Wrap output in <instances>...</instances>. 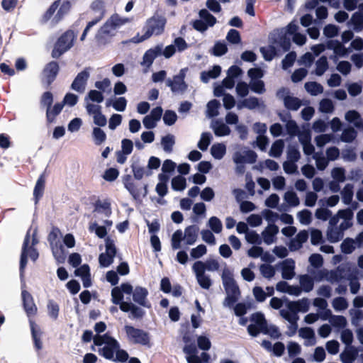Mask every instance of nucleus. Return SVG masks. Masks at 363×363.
Listing matches in <instances>:
<instances>
[{
	"label": "nucleus",
	"mask_w": 363,
	"mask_h": 363,
	"mask_svg": "<svg viewBox=\"0 0 363 363\" xmlns=\"http://www.w3.org/2000/svg\"><path fill=\"white\" fill-rule=\"evenodd\" d=\"M284 106L291 111H297L301 106V101L295 96H289L284 98Z\"/></svg>",
	"instance_id": "f704fd0d"
},
{
	"label": "nucleus",
	"mask_w": 363,
	"mask_h": 363,
	"mask_svg": "<svg viewBox=\"0 0 363 363\" xmlns=\"http://www.w3.org/2000/svg\"><path fill=\"white\" fill-rule=\"evenodd\" d=\"M220 72L221 67L217 65H214L211 69L201 72V80L203 83H208L211 79H216Z\"/></svg>",
	"instance_id": "393cba45"
},
{
	"label": "nucleus",
	"mask_w": 363,
	"mask_h": 363,
	"mask_svg": "<svg viewBox=\"0 0 363 363\" xmlns=\"http://www.w3.org/2000/svg\"><path fill=\"white\" fill-rule=\"evenodd\" d=\"M295 262L291 258L284 259L281 262V277L284 279L290 280L295 276Z\"/></svg>",
	"instance_id": "a211bd4d"
},
{
	"label": "nucleus",
	"mask_w": 363,
	"mask_h": 363,
	"mask_svg": "<svg viewBox=\"0 0 363 363\" xmlns=\"http://www.w3.org/2000/svg\"><path fill=\"white\" fill-rule=\"evenodd\" d=\"M166 23L167 20L165 17L160 15H154L147 20L143 28L144 32L143 35H140L138 34L130 40V42L139 43L150 38L152 35H161L164 32Z\"/></svg>",
	"instance_id": "f03ea898"
},
{
	"label": "nucleus",
	"mask_w": 363,
	"mask_h": 363,
	"mask_svg": "<svg viewBox=\"0 0 363 363\" xmlns=\"http://www.w3.org/2000/svg\"><path fill=\"white\" fill-rule=\"evenodd\" d=\"M175 144V137L172 134H167L161 139V145L165 152L169 153L172 151Z\"/></svg>",
	"instance_id": "58836bf2"
},
{
	"label": "nucleus",
	"mask_w": 363,
	"mask_h": 363,
	"mask_svg": "<svg viewBox=\"0 0 363 363\" xmlns=\"http://www.w3.org/2000/svg\"><path fill=\"white\" fill-rule=\"evenodd\" d=\"M186 186V179L182 176H176L172 179V188L174 191H183Z\"/></svg>",
	"instance_id": "864d4df0"
},
{
	"label": "nucleus",
	"mask_w": 363,
	"mask_h": 363,
	"mask_svg": "<svg viewBox=\"0 0 363 363\" xmlns=\"http://www.w3.org/2000/svg\"><path fill=\"white\" fill-rule=\"evenodd\" d=\"M162 44H159L147 50L143 56V60L140 62V65L143 67H145L147 69H149L154 60L159 56L162 55Z\"/></svg>",
	"instance_id": "4468645a"
},
{
	"label": "nucleus",
	"mask_w": 363,
	"mask_h": 363,
	"mask_svg": "<svg viewBox=\"0 0 363 363\" xmlns=\"http://www.w3.org/2000/svg\"><path fill=\"white\" fill-rule=\"evenodd\" d=\"M91 69V67H86L79 72L71 84L70 88L79 94L84 93L90 77Z\"/></svg>",
	"instance_id": "0eeeda50"
},
{
	"label": "nucleus",
	"mask_w": 363,
	"mask_h": 363,
	"mask_svg": "<svg viewBox=\"0 0 363 363\" xmlns=\"http://www.w3.org/2000/svg\"><path fill=\"white\" fill-rule=\"evenodd\" d=\"M38 242V240L35 236V233H34L33 234L30 241V234L29 232H28L23 240L20 258L19 270L21 277L23 276L24 270L27 265L28 257H29L32 261L35 262L39 257V253L35 247V245H37Z\"/></svg>",
	"instance_id": "7ed1b4c3"
},
{
	"label": "nucleus",
	"mask_w": 363,
	"mask_h": 363,
	"mask_svg": "<svg viewBox=\"0 0 363 363\" xmlns=\"http://www.w3.org/2000/svg\"><path fill=\"white\" fill-rule=\"evenodd\" d=\"M110 342H107V345H104L102 348L99 350V353L100 355L103 356L104 358L113 360L114 353L116 350L120 347L119 342L114 338L110 339Z\"/></svg>",
	"instance_id": "f3484780"
},
{
	"label": "nucleus",
	"mask_w": 363,
	"mask_h": 363,
	"mask_svg": "<svg viewBox=\"0 0 363 363\" xmlns=\"http://www.w3.org/2000/svg\"><path fill=\"white\" fill-rule=\"evenodd\" d=\"M90 232H94L97 237L104 238L107 235V230L105 226L99 225L96 223H93L89 225Z\"/></svg>",
	"instance_id": "69168bd1"
},
{
	"label": "nucleus",
	"mask_w": 363,
	"mask_h": 363,
	"mask_svg": "<svg viewBox=\"0 0 363 363\" xmlns=\"http://www.w3.org/2000/svg\"><path fill=\"white\" fill-rule=\"evenodd\" d=\"M213 129L215 135L219 137L226 136L230 133V128L226 124L220 121H216L213 125Z\"/></svg>",
	"instance_id": "a19ab883"
},
{
	"label": "nucleus",
	"mask_w": 363,
	"mask_h": 363,
	"mask_svg": "<svg viewBox=\"0 0 363 363\" xmlns=\"http://www.w3.org/2000/svg\"><path fill=\"white\" fill-rule=\"evenodd\" d=\"M300 288L306 293L311 291L314 286V280L308 274H302L298 277Z\"/></svg>",
	"instance_id": "bb28decb"
},
{
	"label": "nucleus",
	"mask_w": 363,
	"mask_h": 363,
	"mask_svg": "<svg viewBox=\"0 0 363 363\" xmlns=\"http://www.w3.org/2000/svg\"><path fill=\"white\" fill-rule=\"evenodd\" d=\"M347 25L353 26V29L356 32H361L363 30V15L360 12H354L347 22Z\"/></svg>",
	"instance_id": "cd10ccee"
},
{
	"label": "nucleus",
	"mask_w": 363,
	"mask_h": 363,
	"mask_svg": "<svg viewBox=\"0 0 363 363\" xmlns=\"http://www.w3.org/2000/svg\"><path fill=\"white\" fill-rule=\"evenodd\" d=\"M220 106V101L216 99L208 101L206 105V116L208 118L217 116L219 114L218 108Z\"/></svg>",
	"instance_id": "ea45409f"
},
{
	"label": "nucleus",
	"mask_w": 363,
	"mask_h": 363,
	"mask_svg": "<svg viewBox=\"0 0 363 363\" xmlns=\"http://www.w3.org/2000/svg\"><path fill=\"white\" fill-rule=\"evenodd\" d=\"M124 296L121 288L115 286L111 290V301L119 305V308L125 313H129L128 318L132 320H141L145 315V311L139 306L130 302L124 301Z\"/></svg>",
	"instance_id": "f257e3e1"
},
{
	"label": "nucleus",
	"mask_w": 363,
	"mask_h": 363,
	"mask_svg": "<svg viewBox=\"0 0 363 363\" xmlns=\"http://www.w3.org/2000/svg\"><path fill=\"white\" fill-rule=\"evenodd\" d=\"M21 297L24 310L28 317L35 315L37 306H35L32 295L26 290H23Z\"/></svg>",
	"instance_id": "dca6fc26"
},
{
	"label": "nucleus",
	"mask_w": 363,
	"mask_h": 363,
	"mask_svg": "<svg viewBox=\"0 0 363 363\" xmlns=\"http://www.w3.org/2000/svg\"><path fill=\"white\" fill-rule=\"evenodd\" d=\"M64 107V104L57 103L54 105V106L51 108L46 109V118L48 123H52L55 120V118L60 113L62 108Z\"/></svg>",
	"instance_id": "2f4dec72"
},
{
	"label": "nucleus",
	"mask_w": 363,
	"mask_h": 363,
	"mask_svg": "<svg viewBox=\"0 0 363 363\" xmlns=\"http://www.w3.org/2000/svg\"><path fill=\"white\" fill-rule=\"evenodd\" d=\"M59 71V64L55 61H52L45 65L43 71V79L42 82L46 84V88L55 80Z\"/></svg>",
	"instance_id": "9b49d317"
},
{
	"label": "nucleus",
	"mask_w": 363,
	"mask_h": 363,
	"mask_svg": "<svg viewBox=\"0 0 363 363\" xmlns=\"http://www.w3.org/2000/svg\"><path fill=\"white\" fill-rule=\"evenodd\" d=\"M286 158L288 161L297 162L301 158V153L296 145H289L286 151Z\"/></svg>",
	"instance_id": "a18cd8bd"
},
{
	"label": "nucleus",
	"mask_w": 363,
	"mask_h": 363,
	"mask_svg": "<svg viewBox=\"0 0 363 363\" xmlns=\"http://www.w3.org/2000/svg\"><path fill=\"white\" fill-rule=\"evenodd\" d=\"M250 89V86L243 81L238 82L235 86L236 93L238 96L241 98H244L248 95Z\"/></svg>",
	"instance_id": "052dcab7"
},
{
	"label": "nucleus",
	"mask_w": 363,
	"mask_h": 363,
	"mask_svg": "<svg viewBox=\"0 0 363 363\" xmlns=\"http://www.w3.org/2000/svg\"><path fill=\"white\" fill-rule=\"evenodd\" d=\"M124 330L129 342L143 346H150V335L148 333L128 325L124 326Z\"/></svg>",
	"instance_id": "423d86ee"
},
{
	"label": "nucleus",
	"mask_w": 363,
	"mask_h": 363,
	"mask_svg": "<svg viewBox=\"0 0 363 363\" xmlns=\"http://www.w3.org/2000/svg\"><path fill=\"white\" fill-rule=\"evenodd\" d=\"M208 226L215 233H220L223 229V225L220 220L216 216H212L209 218Z\"/></svg>",
	"instance_id": "e2e57ef3"
},
{
	"label": "nucleus",
	"mask_w": 363,
	"mask_h": 363,
	"mask_svg": "<svg viewBox=\"0 0 363 363\" xmlns=\"http://www.w3.org/2000/svg\"><path fill=\"white\" fill-rule=\"evenodd\" d=\"M52 254L57 264L65 263L67 258V252L62 245L57 244L50 247Z\"/></svg>",
	"instance_id": "4be33fe9"
},
{
	"label": "nucleus",
	"mask_w": 363,
	"mask_h": 363,
	"mask_svg": "<svg viewBox=\"0 0 363 363\" xmlns=\"http://www.w3.org/2000/svg\"><path fill=\"white\" fill-rule=\"evenodd\" d=\"M261 274L268 279H272L275 275V269L273 266L267 264H262L259 266Z\"/></svg>",
	"instance_id": "bf43d9fd"
},
{
	"label": "nucleus",
	"mask_w": 363,
	"mask_h": 363,
	"mask_svg": "<svg viewBox=\"0 0 363 363\" xmlns=\"http://www.w3.org/2000/svg\"><path fill=\"white\" fill-rule=\"evenodd\" d=\"M333 308L336 311L345 310L348 307V303L344 297L335 298L332 302Z\"/></svg>",
	"instance_id": "774afa93"
},
{
	"label": "nucleus",
	"mask_w": 363,
	"mask_h": 363,
	"mask_svg": "<svg viewBox=\"0 0 363 363\" xmlns=\"http://www.w3.org/2000/svg\"><path fill=\"white\" fill-rule=\"evenodd\" d=\"M279 233V227L274 223L269 224L262 231L263 241L267 245H271L274 242V237Z\"/></svg>",
	"instance_id": "6ab92c4d"
},
{
	"label": "nucleus",
	"mask_w": 363,
	"mask_h": 363,
	"mask_svg": "<svg viewBox=\"0 0 363 363\" xmlns=\"http://www.w3.org/2000/svg\"><path fill=\"white\" fill-rule=\"evenodd\" d=\"M354 244L356 243L354 239L350 238H345L340 245L342 252L346 255L352 253L355 249Z\"/></svg>",
	"instance_id": "09e8293b"
},
{
	"label": "nucleus",
	"mask_w": 363,
	"mask_h": 363,
	"mask_svg": "<svg viewBox=\"0 0 363 363\" xmlns=\"http://www.w3.org/2000/svg\"><path fill=\"white\" fill-rule=\"evenodd\" d=\"M286 311H289V314L294 315H298L299 312L306 313L309 310L310 302L307 298H303L298 301H289L286 298Z\"/></svg>",
	"instance_id": "1a4fd4ad"
},
{
	"label": "nucleus",
	"mask_w": 363,
	"mask_h": 363,
	"mask_svg": "<svg viewBox=\"0 0 363 363\" xmlns=\"http://www.w3.org/2000/svg\"><path fill=\"white\" fill-rule=\"evenodd\" d=\"M116 29L111 25L110 22L106 21L98 30L96 35V40L99 45H106L109 43L113 36L115 35Z\"/></svg>",
	"instance_id": "9d476101"
},
{
	"label": "nucleus",
	"mask_w": 363,
	"mask_h": 363,
	"mask_svg": "<svg viewBox=\"0 0 363 363\" xmlns=\"http://www.w3.org/2000/svg\"><path fill=\"white\" fill-rule=\"evenodd\" d=\"M226 152V147L223 143L214 144L211 147V153L216 160H221Z\"/></svg>",
	"instance_id": "79ce46f5"
},
{
	"label": "nucleus",
	"mask_w": 363,
	"mask_h": 363,
	"mask_svg": "<svg viewBox=\"0 0 363 363\" xmlns=\"http://www.w3.org/2000/svg\"><path fill=\"white\" fill-rule=\"evenodd\" d=\"M306 91L311 96H317L323 92V86L316 82H308L305 83Z\"/></svg>",
	"instance_id": "473e14b6"
},
{
	"label": "nucleus",
	"mask_w": 363,
	"mask_h": 363,
	"mask_svg": "<svg viewBox=\"0 0 363 363\" xmlns=\"http://www.w3.org/2000/svg\"><path fill=\"white\" fill-rule=\"evenodd\" d=\"M93 140L96 145H100L106 140V133L99 127H95L92 131Z\"/></svg>",
	"instance_id": "de8ad7c7"
},
{
	"label": "nucleus",
	"mask_w": 363,
	"mask_h": 363,
	"mask_svg": "<svg viewBox=\"0 0 363 363\" xmlns=\"http://www.w3.org/2000/svg\"><path fill=\"white\" fill-rule=\"evenodd\" d=\"M285 128L287 134L289 135L291 138L296 136L300 132L298 125H297L296 122L294 120H289L288 121H286Z\"/></svg>",
	"instance_id": "4d7b16f0"
},
{
	"label": "nucleus",
	"mask_w": 363,
	"mask_h": 363,
	"mask_svg": "<svg viewBox=\"0 0 363 363\" xmlns=\"http://www.w3.org/2000/svg\"><path fill=\"white\" fill-rule=\"evenodd\" d=\"M279 314L284 319L289 323V325H288V330L286 333V335L289 337L295 335L298 327L297 323L299 319L298 315H292L289 314V311H286V309H281L279 311Z\"/></svg>",
	"instance_id": "2eb2a0df"
},
{
	"label": "nucleus",
	"mask_w": 363,
	"mask_h": 363,
	"mask_svg": "<svg viewBox=\"0 0 363 363\" xmlns=\"http://www.w3.org/2000/svg\"><path fill=\"white\" fill-rule=\"evenodd\" d=\"M250 89L258 94H264L266 91L265 85L262 80L258 79L255 81H251L250 83Z\"/></svg>",
	"instance_id": "338daca9"
},
{
	"label": "nucleus",
	"mask_w": 363,
	"mask_h": 363,
	"mask_svg": "<svg viewBox=\"0 0 363 363\" xmlns=\"http://www.w3.org/2000/svg\"><path fill=\"white\" fill-rule=\"evenodd\" d=\"M60 235V230L58 228L54 227L52 230L48 235V241L50 244V246H53L55 245L61 244L62 242L59 238Z\"/></svg>",
	"instance_id": "5fc2aeb1"
},
{
	"label": "nucleus",
	"mask_w": 363,
	"mask_h": 363,
	"mask_svg": "<svg viewBox=\"0 0 363 363\" xmlns=\"http://www.w3.org/2000/svg\"><path fill=\"white\" fill-rule=\"evenodd\" d=\"M357 136V133L352 127L345 128L340 136L341 141L344 143H352Z\"/></svg>",
	"instance_id": "37998d69"
},
{
	"label": "nucleus",
	"mask_w": 363,
	"mask_h": 363,
	"mask_svg": "<svg viewBox=\"0 0 363 363\" xmlns=\"http://www.w3.org/2000/svg\"><path fill=\"white\" fill-rule=\"evenodd\" d=\"M94 211L104 213L106 217H109L112 213L111 203L107 201H101L98 200L95 203Z\"/></svg>",
	"instance_id": "e433bc0d"
},
{
	"label": "nucleus",
	"mask_w": 363,
	"mask_h": 363,
	"mask_svg": "<svg viewBox=\"0 0 363 363\" xmlns=\"http://www.w3.org/2000/svg\"><path fill=\"white\" fill-rule=\"evenodd\" d=\"M75 38L74 31L69 30L65 32L55 43L51 53L52 57L57 59L68 51L73 46Z\"/></svg>",
	"instance_id": "20e7f679"
},
{
	"label": "nucleus",
	"mask_w": 363,
	"mask_h": 363,
	"mask_svg": "<svg viewBox=\"0 0 363 363\" xmlns=\"http://www.w3.org/2000/svg\"><path fill=\"white\" fill-rule=\"evenodd\" d=\"M131 168L134 178L137 180L142 179L145 174H146L147 176H150L152 174V172L150 171L145 172V168L141 167L138 164H133L131 165Z\"/></svg>",
	"instance_id": "8fccbe9b"
},
{
	"label": "nucleus",
	"mask_w": 363,
	"mask_h": 363,
	"mask_svg": "<svg viewBox=\"0 0 363 363\" xmlns=\"http://www.w3.org/2000/svg\"><path fill=\"white\" fill-rule=\"evenodd\" d=\"M211 138L212 135L210 133H203L198 143V147L202 151L206 150L211 143Z\"/></svg>",
	"instance_id": "680f3d73"
},
{
	"label": "nucleus",
	"mask_w": 363,
	"mask_h": 363,
	"mask_svg": "<svg viewBox=\"0 0 363 363\" xmlns=\"http://www.w3.org/2000/svg\"><path fill=\"white\" fill-rule=\"evenodd\" d=\"M284 147V142L281 139L277 140L274 141L271 147L269 155L271 157L277 158L279 157L283 152Z\"/></svg>",
	"instance_id": "c9c22d12"
},
{
	"label": "nucleus",
	"mask_w": 363,
	"mask_h": 363,
	"mask_svg": "<svg viewBox=\"0 0 363 363\" xmlns=\"http://www.w3.org/2000/svg\"><path fill=\"white\" fill-rule=\"evenodd\" d=\"M45 174H44V173H43L38 177V179L36 182V184L35 185L34 189H33V196H34V201H35V205L38 204L39 200L41 199V197L43 195L44 190H45Z\"/></svg>",
	"instance_id": "5701e85b"
},
{
	"label": "nucleus",
	"mask_w": 363,
	"mask_h": 363,
	"mask_svg": "<svg viewBox=\"0 0 363 363\" xmlns=\"http://www.w3.org/2000/svg\"><path fill=\"white\" fill-rule=\"evenodd\" d=\"M259 100L255 96H250L249 98L244 99L240 101L237 104V108L240 110L244 108L249 110H254L259 106Z\"/></svg>",
	"instance_id": "b1692460"
},
{
	"label": "nucleus",
	"mask_w": 363,
	"mask_h": 363,
	"mask_svg": "<svg viewBox=\"0 0 363 363\" xmlns=\"http://www.w3.org/2000/svg\"><path fill=\"white\" fill-rule=\"evenodd\" d=\"M203 266L202 261H196L192 266V270L199 286L203 289H209L212 285V281L210 277L205 274Z\"/></svg>",
	"instance_id": "6e6552de"
},
{
	"label": "nucleus",
	"mask_w": 363,
	"mask_h": 363,
	"mask_svg": "<svg viewBox=\"0 0 363 363\" xmlns=\"http://www.w3.org/2000/svg\"><path fill=\"white\" fill-rule=\"evenodd\" d=\"M228 52V48L225 42L217 41L212 48V54L214 56L220 57Z\"/></svg>",
	"instance_id": "6e6d98bb"
},
{
	"label": "nucleus",
	"mask_w": 363,
	"mask_h": 363,
	"mask_svg": "<svg viewBox=\"0 0 363 363\" xmlns=\"http://www.w3.org/2000/svg\"><path fill=\"white\" fill-rule=\"evenodd\" d=\"M357 357V351L354 347H347L340 355L342 363H354Z\"/></svg>",
	"instance_id": "a878e982"
},
{
	"label": "nucleus",
	"mask_w": 363,
	"mask_h": 363,
	"mask_svg": "<svg viewBox=\"0 0 363 363\" xmlns=\"http://www.w3.org/2000/svg\"><path fill=\"white\" fill-rule=\"evenodd\" d=\"M226 295L240 296L238 285L235 280L223 284Z\"/></svg>",
	"instance_id": "49530a36"
},
{
	"label": "nucleus",
	"mask_w": 363,
	"mask_h": 363,
	"mask_svg": "<svg viewBox=\"0 0 363 363\" xmlns=\"http://www.w3.org/2000/svg\"><path fill=\"white\" fill-rule=\"evenodd\" d=\"M284 201L291 206L295 207L299 205L300 201L297 194L294 191H288L284 194Z\"/></svg>",
	"instance_id": "603ef678"
},
{
	"label": "nucleus",
	"mask_w": 363,
	"mask_h": 363,
	"mask_svg": "<svg viewBox=\"0 0 363 363\" xmlns=\"http://www.w3.org/2000/svg\"><path fill=\"white\" fill-rule=\"evenodd\" d=\"M296 59V53L294 51H291L286 55L284 58L281 61L282 69H287L291 67Z\"/></svg>",
	"instance_id": "0e129e2a"
},
{
	"label": "nucleus",
	"mask_w": 363,
	"mask_h": 363,
	"mask_svg": "<svg viewBox=\"0 0 363 363\" xmlns=\"http://www.w3.org/2000/svg\"><path fill=\"white\" fill-rule=\"evenodd\" d=\"M149 292L147 289L143 286H135L134 289V291L133 292V301L138 304L140 306L150 308L151 303L147 300V296Z\"/></svg>",
	"instance_id": "ddd939ff"
},
{
	"label": "nucleus",
	"mask_w": 363,
	"mask_h": 363,
	"mask_svg": "<svg viewBox=\"0 0 363 363\" xmlns=\"http://www.w3.org/2000/svg\"><path fill=\"white\" fill-rule=\"evenodd\" d=\"M315 73L318 76H322L328 69V59L325 56H321L315 62Z\"/></svg>",
	"instance_id": "c03bdc74"
},
{
	"label": "nucleus",
	"mask_w": 363,
	"mask_h": 363,
	"mask_svg": "<svg viewBox=\"0 0 363 363\" xmlns=\"http://www.w3.org/2000/svg\"><path fill=\"white\" fill-rule=\"evenodd\" d=\"M257 158V153L251 150L243 152L236 151L233 156V162L236 164H242L245 163L254 164Z\"/></svg>",
	"instance_id": "f8f14e48"
},
{
	"label": "nucleus",
	"mask_w": 363,
	"mask_h": 363,
	"mask_svg": "<svg viewBox=\"0 0 363 363\" xmlns=\"http://www.w3.org/2000/svg\"><path fill=\"white\" fill-rule=\"evenodd\" d=\"M250 320L255 323V325L258 326L260 331L265 328L267 324L264 315L262 313H255L250 317Z\"/></svg>",
	"instance_id": "3c124183"
},
{
	"label": "nucleus",
	"mask_w": 363,
	"mask_h": 363,
	"mask_svg": "<svg viewBox=\"0 0 363 363\" xmlns=\"http://www.w3.org/2000/svg\"><path fill=\"white\" fill-rule=\"evenodd\" d=\"M199 16L208 27H213L217 23L216 18L206 9H201Z\"/></svg>",
	"instance_id": "4c0bfd02"
},
{
	"label": "nucleus",
	"mask_w": 363,
	"mask_h": 363,
	"mask_svg": "<svg viewBox=\"0 0 363 363\" xmlns=\"http://www.w3.org/2000/svg\"><path fill=\"white\" fill-rule=\"evenodd\" d=\"M353 189V184H347L341 191L342 200L345 205H350L352 201L354 195Z\"/></svg>",
	"instance_id": "72a5a7b5"
},
{
	"label": "nucleus",
	"mask_w": 363,
	"mask_h": 363,
	"mask_svg": "<svg viewBox=\"0 0 363 363\" xmlns=\"http://www.w3.org/2000/svg\"><path fill=\"white\" fill-rule=\"evenodd\" d=\"M184 240V233L182 230H176L172 237V247L177 250L181 247V242Z\"/></svg>",
	"instance_id": "13d9d810"
},
{
	"label": "nucleus",
	"mask_w": 363,
	"mask_h": 363,
	"mask_svg": "<svg viewBox=\"0 0 363 363\" xmlns=\"http://www.w3.org/2000/svg\"><path fill=\"white\" fill-rule=\"evenodd\" d=\"M345 118L347 121L353 123L355 128L363 130V119L359 112L355 110H350L346 112Z\"/></svg>",
	"instance_id": "412c9836"
},
{
	"label": "nucleus",
	"mask_w": 363,
	"mask_h": 363,
	"mask_svg": "<svg viewBox=\"0 0 363 363\" xmlns=\"http://www.w3.org/2000/svg\"><path fill=\"white\" fill-rule=\"evenodd\" d=\"M325 49L333 50L336 55H343L346 53L345 48L337 40L327 41Z\"/></svg>",
	"instance_id": "7c9ffc66"
},
{
	"label": "nucleus",
	"mask_w": 363,
	"mask_h": 363,
	"mask_svg": "<svg viewBox=\"0 0 363 363\" xmlns=\"http://www.w3.org/2000/svg\"><path fill=\"white\" fill-rule=\"evenodd\" d=\"M299 336L308 341L306 345H313L315 344L314 330L310 327L301 328L298 330Z\"/></svg>",
	"instance_id": "c756f323"
},
{
	"label": "nucleus",
	"mask_w": 363,
	"mask_h": 363,
	"mask_svg": "<svg viewBox=\"0 0 363 363\" xmlns=\"http://www.w3.org/2000/svg\"><path fill=\"white\" fill-rule=\"evenodd\" d=\"M326 236L330 242L335 243L342 239L344 233L340 231L338 227H328Z\"/></svg>",
	"instance_id": "c85d7f7f"
},
{
	"label": "nucleus",
	"mask_w": 363,
	"mask_h": 363,
	"mask_svg": "<svg viewBox=\"0 0 363 363\" xmlns=\"http://www.w3.org/2000/svg\"><path fill=\"white\" fill-rule=\"evenodd\" d=\"M199 227L192 225L186 227L184 233V240L187 245H194L198 237Z\"/></svg>",
	"instance_id": "aec40b11"
},
{
	"label": "nucleus",
	"mask_w": 363,
	"mask_h": 363,
	"mask_svg": "<svg viewBox=\"0 0 363 363\" xmlns=\"http://www.w3.org/2000/svg\"><path fill=\"white\" fill-rule=\"evenodd\" d=\"M187 71V67L182 68L172 79L168 78L166 80L167 86L170 88L173 94H183L187 90L188 84L184 80Z\"/></svg>",
	"instance_id": "39448f33"
}]
</instances>
